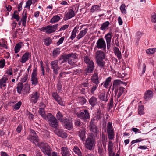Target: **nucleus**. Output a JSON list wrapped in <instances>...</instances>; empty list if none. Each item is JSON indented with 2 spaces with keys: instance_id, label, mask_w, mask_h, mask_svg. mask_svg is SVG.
<instances>
[{
  "instance_id": "f257e3e1",
  "label": "nucleus",
  "mask_w": 156,
  "mask_h": 156,
  "mask_svg": "<svg viewBox=\"0 0 156 156\" xmlns=\"http://www.w3.org/2000/svg\"><path fill=\"white\" fill-rule=\"evenodd\" d=\"M93 134L91 133L87 136L85 140V147L87 149L90 150H93L94 148L96 140Z\"/></svg>"
},
{
  "instance_id": "f03ea898",
  "label": "nucleus",
  "mask_w": 156,
  "mask_h": 156,
  "mask_svg": "<svg viewBox=\"0 0 156 156\" xmlns=\"http://www.w3.org/2000/svg\"><path fill=\"white\" fill-rule=\"evenodd\" d=\"M38 145L44 154L48 156H51V149L47 143L41 142L38 143Z\"/></svg>"
},
{
  "instance_id": "7ed1b4c3",
  "label": "nucleus",
  "mask_w": 156,
  "mask_h": 156,
  "mask_svg": "<svg viewBox=\"0 0 156 156\" xmlns=\"http://www.w3.org/2000/svg\"><path fill=\"white\" fill-rule=\"evenodd\" d=\"M75 53H71L66 55L64 58V60L68 61L69 64L73 66L76 62V59L77 57Z\"/></svg>"
},
{
  "instance_id": "20e7f679",
  "label": "nucleus",
  "mask_w": 156,
  "mask_h": 156,
  "mask_svg": "<svg viewBox=\"0 0 156 156\" xmlns=\"http://www.w3.org/2000/svg\"><path fill=\"white\" fill-rule=\"evenodd\" d=\"M84 112L79 111L76 114L78 117L82 119L84 121H87V119L90 118V115L87 110H84Z\"/></svg>"
},
{
  "instance_id": "39448f33",
  "label": "nucleus",
  "mask_w": 156,
  "mask_h": 156,
  "mask_svg": "<svg viewBox=\"0 0 156 156\" xmlns=\"http://www.w3.org/2000/svg\"><path fill=\"white\" fill-rule=\"evenodd\" d=\"M48 115V119L46 120L48 121L49 125L53 127H57L58 126V123L56 118L51 114H49Z\"/></svg>"
},
{
  "instance_id": "423d86ee",
  "label": "nucleus",
  "mask_w": 156,
  "mask_h": 156,
  "mask_svg": "<svg viewBox=\"0 0 156 156\" xmlns=\"http://www.w3.org/2000/svg\"><path fill=\"white\" fill-rule=\"evenodd\" d=\"M106 129L108 139L110 140L113 139L115 134L111 123L108 122L107 123Z\"/></svg>"
},
{
  "instance_id": "0eeeda50",
  "label": "nucleus",
  "mask_w": 156,
  "mask_h": 156,
  "mask_svg": "<svg viewBox=\"0 0 156 156\" xmlns=\"http://www.w3.org/2000/svg\"><path fill=\"white\" fill-rule=\"evenodd\" d=\"M58 24L53 25H48L43 27L42 30H46L45 33L50 34L55 31L57 29Z\"/></svg>"
},
{
  "instance_id": "6e6552de",
  "label": "nucleus",
  "mask_w": 156,
  "mask_h": 156,
  "mask_svg": "<svg viewBox=\"0 0 156 156\" xmlns=\"http://www.w3.org/2000/svg\"><path fill=\"white\" fill-rule=\"evenodd\" d=\"M29 98L30 102L32 104H35L37 102L40 98V94L37 91H35L30 95Z\"/></svg>"
},
{
  "instance_id": "1a4fd4ad",
  "label": "nucleus",
  "mask_w": 156,
  "mask_h": 156,
  "mask_svg": "<svg viewBox=\"0 0 156 156\" xmlns=\"http://www.w3.org/2000/svg\"><path fill=\"white\" fill-rule=\"evenodd\" d=\"M95 48L101 49L103 50L106 49V44L103 38H100L96 42Z\"/></svg>"
},
{
  "instance_id": "9d476101",
  "label": "nucleus",
  "mask_w": 156,
  "mask_h": 156,
  "mask_svg": "<svg viewBox=\"0 0 156 156\" xmlns=\"http://www.w3.org/2000/svg\"><path fill=\"white\" fill-rule=\"evenodd\" d=\"M58 62L57 60L52 61L51 62V68L53 70V73L56 75L58 73L60 67L58 64Z\"/></svg>"
},
{
  "instance_id": "9b49d317",
  "label": "nucleus",
  "mask_w": 156,
  "mask_h": 156,
  "mask_svg": "<svg viewBox=\"0 0 156 156\" xmlns=\"http://www.w3.org/2000/svg\"><path fill=\"white\" fill-rule=\"evenodd\" d=\"M51 95L53 99L55 100L61 106H64V103L62 98L57 92H52Z\"/></svg>"
},
{
  "instance_id": "f8f14e48",
  "label": "nucleus",
  "mask_w": 156,
  "mask_h": 156,
  "mask_svg": "<svg viewBox=\"0 0 156 156\" xmlns=\"http://www.w3.org/2000/svg\"><path fill=\"white\" fill-rule=\"evenodd\" d=\"M94 119H92L88 126L89 129L90 131L96 135L98 132L97 127L94 124Z\"/></svg>"
},
{
  "instance_id": "ddd939ff",
  "label": "nucleus",
  "mask_w": 156,
  "mask_h": 156,
  "mask_svg": "<svg viewBox=\"0 0 156 156\" xmlns=\"http://www.w3.org/2000/svg\"><path fill=\"white\" fill-rule=\"evenodd\" d=\"M37 70L36 68L34 69L31 74V80L32 85H36L38 83V78L37 76Z\"/></svg>"
},
{
  "instance_id": "4468645a",
  "label": "nucleus",
  "mask_w": 156,
  "mask_h": 156,
  "mask_svg": "<svg viewBox=\"0 0 156 156\" xmlns=\"http://www.w3.org/2000/svg\"><path fill=\"white\" fill-rule=\"evenodd\" d=\"M86 132V129L84 127H83L82 129H80L79 131L77 132L78 136L83 142H84L85 141Z\"/></svg>"
},
{
  "instance_id": "2eb2a0df",
  "label": "nucleus",
  "mask_w": 156,
  "mask_h": 156,
  "mask_svg": "<svg viewBox=\"0 0 156 156\" xmlns=\"http://www.w3.org/2000/svg\"><path fill=\"white\" fill-rule=\"evenodd\" d=\"M75 14L74 12L72 9H69L68 12L65 13L64 19L66 21L74 17Z\"/></svg>"
},
{
  "instance_id": "dca6fc26",
  "label": "nucleus",
  "mask_w": 156,
  "mask_h": 156,
  "mask_svg": "<svg viewBox=\"0 0 156 156\" xmlns=\"http://www.w3.org/2000/svg\"><path fill=\"white\" fill-rule=\"evenodd\" d=\"M95 57L96 60L105 59V54L101 50H98L95 53Z\"/></svg>"
},
{
  "instance_id": "f3484780",
  "label": "nucleus",
  "mask_w": 156,
  "mask_h": 156,
  "mask_svg": "<svg viewBox=\"0 0 156 156\" xmlns=\"http://www.w3.org/2000/svg\"><path fill=\"white\" fill-rule=\"evenodd\" d=\"M38 112L41 117L44 119L45 120L48 119V114H51V113H47L46 114L45 110L44 108H39L38 110Z\"/></svg>"
},
{
  "instance_id": "a211bd4d",
  "label": "nucleus",
  "mask_w": 156,
  "mask_h": 156,
  "mask_svg": "<svg viewBox=\"0 0 156 156\" xmlns=\"http://www.w3.org/2000/svg\"><path fill=\"white\" fill-rule=\"evenodd\" d=\"M94 62L93 61H91L90 63L87 65L85 71L88 73H92L94 70Z\"/></svg>"
},
{
  "instance_id": "6ab92c4d",
  "label": "nucleus",
  "mask_w": 156,
  "mask_h": 156,
  "mask_svg": "<svg viewBox=\"0 0 156 156\" xmlns=\"http://www.w3.org/2000/svg\"><path fill=\"white\" fill-rule=\"evenodd\" d=\"M30 56V54L29 52L25 53L22 56L20 62L23 64L25 63L29 60V58Z\"/></svg>"
},
{
  "instance_id": "aec40b11",
  "label": "nucleus",
  "mask_w": 156,
  "mask_h": 156,
  "mask_svg": "<svg viewBox=\"0 0 156 156\" xmlns=\"http://www.w3.org/2000/svg\"><path fill=\"white\" fill-rule=\"evenodd\" d=\"M62 123L64 125L65 128L68 129L70 130L72 127V125L71 122H70L69 120L67 118L63 121Z\"/></svg>"
},
{
  "instance_id": "412c9836",
  "label": "nucleus",
  "mask_w": 156,
  "mask_h": 156,
  "mask_svg": "<svg viewBox=\"0 0 156 156\" xmlns=\"http://www.w3.org/2000/svg\"><path fill=\"white\" fill-rule=\"evenodd\" d=\"M112 32H109L105 37L106 40L108 49L110 46V43L112 37Z\"/></svg>"
},
{
  "instance_id": "4be33fe9",
  "label": "nucleus",
  "mask_w": 156,
  "mask_h": 156,
  "mask_svg": "<svg viewBox=\"0 0 156 156\" xmlns=\"http://www.w3.org/2000/svg\"><path fill=\"white\" fill-rule=\"evenodd\" d=\"M153 96V94L152 91L148 90L145 93L144 98L146 100H149L152 98Z\"/></svg>"
},
{
  "instance_id": "5701e85b",
  "label": "nucleus",
  "mask_w": 156,
  "mask_h": 156,
  "mask_svg": "<svg viewBox=\"0 0 156 156\" xmlns=\"http://www.w3.org/2000/svg\"><path fill=\"white\" fill-rule=\"evenodd\" d=\"M56 134L58 136L62 138H66L67 135L62 129H58L55 131Z\"/></svg>"
},
{
  "instance_id": "b1692460",
  "label": "nucleus",
  "mask_w": 156,
  "mask_h": 156,
  "mask_svg": "<svg viewBox=\"0 0 156 156\" xmlns=\"http://www.w3.org/2000/svg\"><path fill=\"white\" fill-rule=\"evenodd\" d=\"M88 30V29L86 28L80 31L79 34L77 35L76 38L78 40H79L82 38L86 34Z\"/></svg>"
},
{
  "instance_id": "393cba45",
  "label": "nucleus",
  "mask_w": 156,
  "mask_h": 156,
  "mask_svg": "<svg viewBox=\"0 0 156 156\" xmlns=\"http://www.w3.org/2000/svg\"><path fill=\"white\" fill-rule=\"evenodd\" d=\"M125 90V89L122 87H120L118 90H115V94H116L118 91V93L117 95V98H119L120 96L123 93Z\"/></svg>"
},
{
  "instance_id": "a878e982",
  "label": "nucleus",
  "mask_w": 156,
  "mask_h": 156,
  "mask_svg": "<svg viewBox=\"0 0 156 156\" xmlns=\"http://www.w3.org/2000/svg\"><path fill=\"white\" fill-rule=\"evenodd\" d=\"M113 51L115 55L117 56L119 60H120L122 58V54L119 49L115 47L113 48Z\"/></svg>"
},
{
  "instance_id": "bb28decb",
  "label": "nucleus",
  "mask_w": 156,
  "mask_h": 156,
  "mask_svg": "<svg viewBox=\"0 0 156 156\" xmlns=\"http://www.w3.org/2000/svg\"><path fill=\"white\" fill-rule=\"evenodd\" d=\"M27 139L34 143L38 142L39 141L38 136L37 135L34 136L29 135Z\"/></svg>"
},
{
  "instance_id": "cd10ccee",
  "label": "nucleus",
  "mask_w": 156,
  "mask_h": 156,
  "mask_svg": "<svg viewBox=\"0 0 156 156\" xmlns=\"http://www.w3.org/2000/svg\"><path fill=\"white\" fill-rule=\"evenodd\" d=\"M97 98L94 96H92L89 100V102L92 107L95 106L97 104Z\"/></svg>"
},
{
  "instance_id": "c85d7f7f",
  "label": "nucleus",
  "mask_w": 156,
  "mask_h": 156,
  "mask_svg": "<svg viewBox=\"0 0 156 156\" xmlns=\"http://www.w3.org/2000/svg\"><path fill=\"white\" fill-rule=\"evenodd\" d=\"M91 80L92 82L96 84H98L99 83L98 75L96 73L94 74L92 76Z\"/></svg>"
},
{
  "instance_id": "c756f323",
  "label": "nucleus",
  "mask_w": 156,
  "mask_h": 156,
  "mask_svg": "<svg viewBox=\"0 0 156 156\" xmlns=\"http://www.w3.org/2000/svg\"><path fill=\"white\" fill-rule=\"evenodd\" d=\"M112 80V78L111 77H109L107 78L105 81L104 82L101 84V85L103 84V87H104L108 88V86L110 85L111 83Z\"/></svg>"
},
{
  "instance_id": "7c9ffc66",
  "label": "nucleus",
  "mask_w": 156,
  "mask_h": 156,
  "mask_svg": "<svg viewBox=\"0 0 156 156\" xmlns=\"http://www.w3.org/2000/svg\"><path fill=\"white\" fill-rule=\"evenodd\" d=\"M122 83H123V82L121 81L120 80H115L113 82L112 90H113L114 88H117L119 86L122 84Z\"/></svg>"
},
{
  "instance_id": "2f4dec72",
  "label": "nucleus",
  "mask_w": 156,
  "mask_h": 156,
  "mask_svg": "<svg viewBox=\"0 0 156 156\" xmlns=\"http://www.w3.org/2000/svg\"><path fill=\"white\" fill-rule=\"evenodd\" d=\"M27 18L26 13L25 12H23L22 14V17L20 21L22 22L23 26L24 27L26 26Z\"/></svg>"
},
{
  "instance_id": "473e14b6",
  "label": "nucleus",
  "mask_w": 156,
  "mask_h": 156,
  "mask_svg": "<svg viewBox=\"0 0 156 156\" xmlns=\"http://www.w3.org/2000/svg\"><path fill=\"white\" fill-rule=\"evenodd\" d=\"M56 117L57 119L60 120L61 122H62L66 118L63 117V114L60 112L58 111L56 115Z\"/></svg>"
},
{
  "instance_id": "72a5a7b5",
  "label": "nucleus",
  "mask_w": 156,
  "mask_h": 156,
  "mask_svg": "<svg viewBox=\"0 0 156 156\" xmlns=\"http://www.w3.org/2000/svg\"><path fill=\"white\" fill-rule=\"evenodd\" d=\"M104 59L96 60V62L98 66L101 68H103L105 66V62L103 60Z\"/></svg>"
},
{
  "instance_id": "f704fd0d",
  "label": "nucleus",
  "mask_w": 156,
  "mask_h": 156,
  "mask_svg": "<svg viewBox=\"0 0 156 156\" xmlns=\"http://www.w3.org/2000/svg\"><path fill=\"white\" fill-rule=\"evenodd\" d=\"M78 27L76 26L72 30L71 35L70 37V38L72 40H73L76 37V33L78 31Z\"/></svg>"
},
{
  "instance_id": "c9c22d12",
  "label": "nucleus",
  "mask_w": 156,
  "mask_h": 156,
  "mask_svg": "<svg viewBox=\"0 0 156 156\" xmlns=\"http://www.w3.org/2000/svg\"><path fill=\"white\" fill-rule=\"evenodd\" d=\"M113 143L111 141H109L108 144L109 154L114 153L113 151Z\"/></svg>"
},
{
  "instance_id": "e433bc0d",
  "label": "nucleus",
  "mask_w": 156,
  "mask_h": 156,
  "mask_svg": "<svg viewBox=\"0 0 156 156\" xmlns=\"http://www.w3.org/2000/svg\"><path fill=\"white\" fill-rule=\"evenodd\" d=\"M60 19V17L58 15L54 16L50 20V22L51 23L57 22Z\"/></svg>"
},
{
  "instance_id": "4c0bfd02",
  "label": "nucleus",
  "mask_w": 156,
  "mask_h": 156,
  "mask_svg": "<svg viewBox=\"0 0 156 156\" xmlns=\"http://www.w3.org/2000/svg\"><path fill=\"white\" fill-rule=\"evenodd\" d=\"M12 18L14 19L17 21H19L20 19V17L19 16V13L17 11H15L12 15Z\"/></svg>"
},
{
  "instance_id": "58836bf2",
  "label": "nucleus",
  "mask_w": 156,
  "mask_h": 156,
  "mask_svg": "<svg viewBox=\"0 0 156 156\" xmlns=\"http://www.w3.org/2000/svg\"><path fill=\"white\" fill-rule=\"evenodd\" d=\"M99 99L102 101H106L108 100L107 97L105 96V92L101 93L99 96Z\"/></svg>"
},
{
  "instance_id": "ea45409f",
  "label": "nucleus",
  "mask_w": 156,
  "mask_h": 156,
  "mask_svg": "<svg viewBox=\"0 0 156 156\" xmlns=\"http://www.w3.org/2000/svg\"><path fill=\"white\" fill-rule=\"evenodd\" d=\"M110 24V23L108 21H106L104 22L101 26L100 27V29L101 30H105L107 28L108 26Z\"/></svg>"
},
{
  "instance_id": "a19ab883",
  "label": "nucleus",
  "mask_w": 156,
  "mask_h": 156,
  "mask_svg": "<svg viewBox=\"0 0 156 156\" xmlns=\"http://www.w3.org/2000/svg\"><path fill=\"white\" fill-rule=\"evenodd\" d=\"M62 155L68 154L69 153V150L66 147H62L61 149Z\"/></svg>"
},
{
  "instance_id": "79ce46f5",
  "label": "nucleus",
  "mask_w": 156,
  "mask_h": 156,
  "mask_svg": "<svg viewBox=\"0 0 156 156\" xmlns=\"http://www.w3.org/2000/svg\"><path fill=\"white\" fill-rule=\"evenodd\" d=\"M100 6L98 5L93 6L91 9L90 10L91 12H93L95 11H98L100 10Z\"/></svg>"
},
{
  "instance_id": "37998d69",
  "label": "nucleus",
  "mask_w": 156,
  "mask_h": 156,
  "mask_svg": "<svg viewBox=\"0 0 156 156\" xmlns=\"http://www.w3.org/2000/svg\"><path fill=\"white\" fill-rule=\"evenodd\" d=\"M23 87V84L22 83H20L18 84L17 86V92L19 93H21Z\"/></svg>"
},
{
  "instance_id": "c03bdc74",
  "label": "nucleus",
  "mask_w": 156,
  "mask_h": 156,
  "mask_svg": "<svg viewBox=\"0 0 156 156\" xmlns=\"http://www.w3.org/2000/svg\"><path fill=\"white\" fill-rule=\"evenodd\" d=\"M22 43H18L17 44L15 47V52L16 53H17L18 52L22 47Z\"/></svg>"
},
{
  "instance_id": "a18cd8bd",
  "label": "nucleus",
  "mask_w": 156,
  "mask_h": 156,
  "mask_svg": "<svg viewBox=\"0 0 156 156\" xmlns=\"http://www.w3.org/2000/svg\"><path fill=\"white\" fill-rule=\"evenodd\" d=\"M37 2V0H28L26 3V7L29 9L32 3H35Z\"/></svg>"
},
{
  "instance_id": "49530a36",
  "label": "nucleus",
  "mask_w": 156,
  "mask_h": 156,
  "mask_svg": "<svg viewBox=\"0 0 156 156\" xmlns=\"http://www.w3.org/2000/svg\"><path fill=\"white\" fill-rule=\"evenodd\" d=\"M78 100L79 103L81 105H83L85 104L87 101V100L83 97H78Z\"/></svg>"
},
{
  "instance_id": "de8ad7c7",
  "label": "nucleus",
  "mask_w": 156,
  "mask_h": 156,
  "mask_svg": "<svg viewBox=\"0 0 156 156\" xmlns=\"http://www.w3.org/2000/svg\"><path fill=\"white\" fill-rule=\"evenodd\" d=\"M98 152L99 154L101 156H104V153L102 145H98Z\"/></svg>"
},
{
  "instance_id": "09e8293b",
  "label": "nucleus",
  "mask_w": 156,
  "mask_h": 156,
  "mask_svg": "<svg viewBox=\"0 0 156 156\" xmlns=\"http://www.w3.org/2000/svg\"><path fill=\"white\" fill-rule=\"evenodd\" d=\"M60 53V49L59 48H57L54 50L53 55L54 57H56Z\"/></svg>"
},
{
  "instance_id": "8fccbe9b",
  "label": "nucleus",
  "mask_w": 156,
  "mask_h": 156,
  "mask_svg": "<svg viewBox=\"0 0 156 156\" xmlns=\"http://www.w3.org/2000/svg\"><path fill=\"white\" fill-rule=\"evenodd\" d=\"M73 151L78 156H82V154L80 150L77 147H74Z\"/></svg>"
},
{
  "instance_id": "3c124183",
  "label": "nucleus",
  "mask_w": 156,
  "mask_h": 156,
  "mask_svg": "<svg viewBox=\"0 0 156 156\" xmlns=\"http://www.w3.org/2000/svg\"><path fill=\"white\" fill-rule=\"evenodd\" d=\"M44 44L46 45L49 46L52 42V40L50 37H48L44 40Z\"/></svg>"
},
{
  "instance_id": "603ef678",
  "label": "nucleus",
  "mask_w": 156,
  "mask_h": 156,
  "mask_svg": "<svg viewBox=\"0 0 156 156\" xmlns=\"http://www.w3.org/2000/svg\"><path fill=\"white\" fill-rule=\"evenodd\" d=\"M156 52V48H150L146 50V52L148 54H153Z\"/></svg>"
},
{
  "instance_id": "864d4df0",
  "label": "nucleus",
  "mask_w": 156,
  "mask_h": 156,
  "mask_svg": "<svg viewBox=\"0 0 156 156\" xmlns=\"http://www.w3.org/2000/svg\"><path fill=\"white\" fill-rule=\"evenodd\" d=\"M98 86V84L93 85L91 87L90 90V92L92 94H94L95 91L96 90Z\"/></svg>"
},
{
  "instance_id": "5fc2aeb1",
  "label": "nucleus",
  "mask_w": 156,
  "mask_h": 156,
  "mask_svg": "<svg viewBox=\"0 0 156 156\" xmlns=\"http://www.w3.org/2000/svg\"><path fill=\"white\" fill-rule=\"evenodd\" d=\"M22 104V102L21 101H19L16 104L13 106V109L15 110H18L19 109Z\"/></svg>"
},
{
  "instance_id": "6e6d98bb",
  "label": "nucleus",
  "mask_w": 156,
  "mask_h": 156,
  "mask_svg": "<svg viewBox=\"0 0 156 156\" xmlns=\"http://www.w3.org/2000/svg\"><path fill=\"white\" fill-rule=\"evenodd\" d=\"M84 61L85 63L88 65L90 63L91 61H93L90 59L88 56H85L84 57Z\"/></svg>"
},
{
  "instance_id": "4d7b16f0",
  "label": "nucleus",
  "mask_w": 156,
  "mask_h": 156,
  "mask_svg": "<svg viewBox=\"0 0 156 156\" xmlns=\"http://www.w3.org/2000/svg\"><path fill=\"white\" fill-rule=\"evenodd\" d=\"M126 5L125 4H123L121 5L120 7V9L121 12L125 14L126 13V10L125 9Z\"/></svg>"
},
{
  "instance_id": "13d9d810",
  "label": "nucleus",
  "mask_w": 156,
  "mask_h": 156,
  "mask_svg": "<svg viewBox=\"0 0 156 156\" xmlns=\"http://www.w3.org/2000/svg\"><path fill=\"white\" fill-rule=\"evenodd\" d=\"M102 141L103 142V147L105 148H106V139L105 135L103 134L102 135Z\"/></svg>"
},
{
  "instance_id": "bf43d9fd",
  "label": "nucleus",
  "mask_w": 156,
  "mask_h": 156,
  "mask_svg": "<svg viewBox=\"0 0 156 156\" xmlns=\"http://www.w3.org/2000/svg\"><path fill=\"white\" fill-rule=\"evenodd\" d=\"M82 124V122H81L80 120L79 119H77L75 121V125L76 126L81 127Z\"/></svg>"
},
{
  "instance_id": "052dcab7",
  "label": "nucleus",
  "mask_w": 156,
  "mask_h": 156,
  "mask_svg": "<svg viewBox=\"0 0 156 156\" xmlns=\"http://www.w3.org/2000/svg\"><path fill=\"white\" fill-rule=\"evenodd\" d=\"M81 85L82 87V86H83L84 87H88L90 86V84L88 83V80H87L86 81L82 83Z\"/></svg>"
},
{
  "instance_id": "680f3d73",
  "label": "nucleus",
  "mask_w": 156,
  "mask_h": 156,
  "mask_svg": "<svg viewBox=\"0 0 156 156\" xmlns=\"http://www.w3.org/2000/svg\"><path fill=\"white\" fill-rule=\"evenodd\" d=\"M8 79V78L6 76H5L0 79V81L4 84H6Z\"/></svg>"
},
{
  "instance_id": "e2e57ef3",
  "label": "nucleus",
  "mask_w": 156,
  "mask_h": 156,
  "mask_svg": "<svg viewBox=\"0 0 156 156\" xmlns=\"http://www.w3.org/2000/svg\"><path fill=\"white\" fill-rule=\"evenodd\" d=\"M144 107L142 106H140L138 109V113L139 114L142 115L144 114Z\"/></svg>"
},
{
  "instance_id": "0e129e2a",
  "label": "nucleus",
  "mask_w": 156,
  "mask_h": 156,
  "mask_svg": "<svg viewBox=\"0 0 156 156\" xmlns=\"http://www.w3.org/2000/svg\"><path fill=\"white\" fill-rule=\"evenodd\" d=\"M5 64V61L4 59L0 60V68H3Z\"/></svg>"
},
{
  "instance_id": "69168bd1",
  "label": "nucleus",
  "mask_w": 156,
  "mask_h": 156,
  "mask_svg": "<svg viewBox=\"0 0 156 156\" xmlns=\"http://www.w3.org/2000/svg\"><path fill=\"white\" fill-rule=\"evenodd\" d=\"M65 38L64 37H62L59 39L58 41L57 42L56 44L57 45H59L62 44Z\"/></svg>"
},
{
  "instance_id": "338daca9",
  "label": "nucleus",
  "mask_w": 156,
  "mask_h": 156,
  "mask_svg": "<svg viewBox=\"0 0 156 156\" xmlns=\"http://www.w3.org/2000/svg\"><path fill=\"white\" fill-rule=\"evenodd\" d=\"M28 77V75L26 74L23 75L22 78L21 79V81L23 82H25L26 81Z\"/></svg>"
},
{
  "instance_id": "774afa93",
  "label": "nucleus",
  "mask_w": 156,
  "mask_h": 156,
  "mask_svg": "<svg viewBox=\"0 0 156 156\" xmlns=\"http://www.w3.org/2000/svg\"><path fill=\"white\" fill-rule=\"evenodd\" d=\"M151 20L152 22L156 23V14L154 13L151 16Z\"/></svg>"
}]
</instances>
